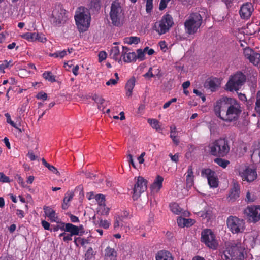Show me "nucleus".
I'll list each match as a JSON object with an SVG mask.
<instances>
[{
    "label": "nucleus",
    "mask_w": 260,
    "mask_h": 260,
    "mask_svg": "<svg viewBox=\"0 0 260 260\" xmlns=\"http://www.w3.org/2000/svg\"><path fill=\"white\" fill-rule=\"evenodd\" d=\"M255 109L256 112L260 114V91H258L256 94V101Z\"/></svg>",
    "instance_id": "48"
},
{
    "label": "nucleus",
    "mask_w": 260,
    "mask_h": 260,
    "mask_svg": "<svg viewBox=\"0 0 260 260\" xmlns=\"http://www.w3.org/2000/svg\"><path fill=\"white\" fill-rule=\"evenodd\" d=\"M155 260H174V258L169 251L162 250L157 252Z\"/></svg>",
    "instance_id": "25"
},
{
    "label": "nucleus",
    "mask_w": 260,
    "mask_h": 260,
    "mask_svg": "<svg viewBox=\"0 0 260 260\" xmlns=\"http://www.w3.org/2000/svg\"><path fill=\"white\" fill-rule=\"evenodd\" d=\"M235 171L236 174L239 175L243 181L251 182L257 178L256 169L246 164L238 165L236 167Z\"/></svg>",
    "instance_id": "3"
},
{
    "label": "nucleus",
    "mask_w": 260,
    "mask_h": 260,
    "mask_svg": "<svg viewBox=\"0 0 260 260\" xmlns=\"http://www.w3.org/2000/svg\"><path fill=\"white\" fill-rule=\"evenodd\" d=\"M244 214L248 221L256 223L260 220V206H248L244 209Z\"/></svg>",
    "instance_id": "12"
},
{
    "label": "nucleus",
    "mask_w": 260,
    "mask_h": 260,
    "mask_svg": "<svg viewBox=\"0 0 260 260\" xmlns=\"http://www.w3.org/2000/svg\"><path fill=\"white\" fill-rule=\"evenodd\" d=\"M36 36H37V35H36V32H26L21 35L22 38L26 39L29 42L36 41Z\"/></svg>",
    "instance_id": "38"
},
{
    "label": "nucleus",
    "mask_w": 260,
    "mask_h": 260,
    "mask_svg": "<svg viewBox=\"0 0 260 260\" xmlns=\"http://www.w3.org/2000/svg\"><path fill=\"white\" fill-rule=\"evenodd\" d=\"M219 86V83L217 79L213 78L210 79L206 82V86L212 91H214Z\"/></svg>",
    "instance_id": "31"
},
{
    "label": "nucleus",
    "mask_w": 260,
    "mask_h": 260,
    "mask_svg": "<svg viewBox=\"0 0 260 260\" xmlns=\"http://www.w3.org/2000/svg\"><path fill=\"white\" fill-rule=\"evenodd\" d=\"M117 252L114 248L107 247L105 249L104 260H116Z\"/></svg>",
    "instance_id": "26"
},
{
    "label": "nucleus",
    "mask_w": 260,
    "mask_h": 260,
    "mask_svg": "<svg viewBox=\"0 0 260 260\" xmlns=\"http://www.w3.org/2000/svg\"><path fill=\"white\" fill-rule=\"evenodd\" d=\"M256 197L253 193H251L250 191H247L246 193L245 200L248 203H251L255 201Z\"/></svg>",
    "instance_id": "46"
},
{
    "label": "nucleus",
    "mask_w": 260,
    "mask_h": 260,
    "mask_svg": "<svg viewBox=\"0 0 260 260\" xmlns=\"http://www.w3.org/2000/svg\"><path fill=\"white\" fill-rule=\"evenodd\" d=\"M135 184L133 189V199L134 200H137L147 189V180L141 176L135 177Z\"/></svg>",
    "instance_id": "14"
},
{
    "label": "nucleus",
    "mask_w": 260,
    "mask_h": 260,
    "mask_svg": "<svg viewBox=\"0 0 260 260\" xmlns=\"http://www.w3.org/2000/svg\"><path fill=\"white\" fill-rule=\"evenodd\" d=\"M214 161L219 166L223 168H225L226 166L230 164L229 160L219 158L215 159Z\"/></svg>",
    "instance_id": "44"
},
{
    "label": "nucleus",
    "mask_w": 260,
    "mask_h": 260,
    "mask_svg": "<svg viewBox=\"0 0 260 260\" xmlns=\"http://www.w3.org/2000/svg\"><path fill=\"white\" fill-rule=\"evenodd\" d=\"M135 85V79L134 78H131L127 82L125 85L126 95L128 97H131L132 95L133 89Z\"/></svg>",
    "instance_id": "28"
},
{
    "label": "nucleus",
    "mask_w": 260,
    "mask_h": 260,
    "mask_svg": "<svg viewBox=\"0 0 260 260\" xmlns=\"http://www.w3.org/2000/svg\"><path fill=\"white\" fill-rule=\"evenodd\" d=\"M244 56L249 61L255 66H259L260 64V54L254 52L249 47H245L243 50Z\"/></svg>",
    "instance_id": "16"
},
{
    "label": "nucleus",
    "mask_w": 260,
    "mask_h": 260,
    "mask_svg": "<svg viewBox=\"0 0 260 260\" xmlns=\"http://www.w3.org/2000/svg\"><path fill=\"white\" fill-rule=\"evenodd\" d=\"M121 54L125 62H131L137 59L136 53L135 52H130L129 49L126 47L122 46Z\"/></svg>",
    "instance_id": "21"
},
{
    "label": "nucleus",
    "mask_w": 260,
    "mask_h": 260,
    "mask_svg": "<svg viewBox=\"0 0 260 260\" xmlns=\"http://www.w3.org/2000/svg\"><path fill=\"white\" fill-rule=\"evenodd\" d=\"M186 177H194L193 172L191 166H189L186 172Z\"/></svg>",
    "instance_id": "63"
},
{
    "label": "nucleus",
    "mask_w": 260,
    "mask_h": 260,
    "mask_svg": "<svg viewBox=\"0 0 260 260\" xmlns=\"http://www.w3.org/2000/svg\"><path fill=\"white\" fill-rule=\"evenodd\" d=\"M173 24L172 17L169 14H165L154 24L153 28L158 34L161 35L168 32Z\"/></svg>",
    "instance_id": "5"
},
{
    "label": "nucleus",
    "mask_w": 260,
    "mask_h": 260,
    "mask_svg": "<svg viewBox=\"0 0 260 260\" xmlns=\"http://www.w3.org/2000/svg\"><path fill=\"white\" fill-rule=\"evenodd\" d=\"M41 224H42V225L44 228V229L47 230H50V224L47 221H46L45 220H43L41 222Z\"/></svg>",
    "instance_id": "64"
},
{
    "label": "nucleus",
    "mask_w": 260,
    "mask_h": 260,
    "mask_svg": "<svg viewBox=\"0 0 260 260\" xmlns=\"http://www.w3.org/2000/svg\"><path fill=\"white\" fill-rule=\"evenodd\" d=\"M117 44L116 43H114V45H116ZM120 55V50L118 46H113L111 49L110 56L112 58L114 59L115 61L120 62L121 61V58L119 57Z\"/></svg>",
    "instance_id": "27"
},
{
    "label": "nucleus",
    "mask_w": 260,
    "mask_h": 260,
    "mask_svg": "<svg viewBox=\"0 0 260 260\" xmlns=\"http://www.w3.org/2000/svg\"><path fill=\"white\" fill-rule=\"evenodd\" d=\"M170 208L171 211L177 215L179 214L182 211L181 208L179 206V205L177 203H175L170 204Z\"/></svg>",
    "instance_id": "41"
},
{
    "label": "nucleus",
    "mask_w": 260,
    "mask_h": 260,
    "mask_svg": "<svg viewBox=\"0 0 260 260\" xmlns=\"http://www.w3.org/2000/svg\"><path fill=\"white\" fill-rule=\"evenodd\" d=\"M92 99L98 104V108L101 109L102 107V105L105 101V100L97 94H94L92 96Z\"/></svg>",
    "instance_id": "43"
},
{
    "label": "nucleus",
    "mask_w": 260,
    "mask_h": 260,
    "mask_svg": "<svg viewBox=\"0 0 260 260\" xmlns=\"http://www.w3.org/2000/svg\"><path fill=\"white\" fill-rule=\"evenodd\" d=\"M74 193L73 191H68L65 194L63 199V203L62 204V208L63 209H67L69 206V203L72 200Z\"/></svg>",
    "instance_id": "29"
},
{
    "label": "nucleus",
    "mask_w": 260,
    "mask_h": 260,
    "mask_svg": "<svg viewBox=\"0 0 260 260\" xmlns=\"http://www.w3.org/2000/svg\"><path fill=\"white\" fill-rule=\"evenodd\" d=\"M11 60L9 61H8L7 60H4L3 62L0 65V72L3 73H5V70L6 68L12 66V64H11Z\"/></svg>",
    "instance_id": "45"
},
{
    "label": "nucleus",
    "mask_w": 260,
    "mask_h": 260,
    "mask_svg": "<svg viewBox=\"0 0 260 260\" xmlns=\"http://www.w3.org/2000/svg\"><path fill=\"white\" fill-rule=\"evenodd\" d=\"M170 137H174L175 136H178V132L176 131V127L174 125L170 126Z\"/></svg>",
    "instance_id": "52"
},
{
    "label": "nucleus",
    "mask_w": 260,
    "mask_h": 260,
    "mask_svg": "<svg viewBox=\"0 0 260 260\" xmlns=\"http://www.w3.org/2000/svg\"><path fill=\"white\" fill-rule=\"evenodd\" d=\"M0 181L4 183L10 182L9 178L6 176L3 173L0 172Z\"/></svg>",
    "instance_id": "53"
},
{
    "label": "nucleus",
    "mask_w": 260,
    "mask_h": 260,
    "mask_svg": "<svg viewBox=\"0 0 260 260\" xmlns=\"http://www.w3.org/2000/svg\"><path fill=\"white\" fill-rule=\"evenodd\" d=\"M68 19L66 11L61 7H56L52 11L51 22L55 25H58L64 22Z\"/></svg>",
    "instance_id": "13"
},
{
    "label": "nucleus",
    "mask_w": 260,
    "mask_h": 260,
    "mask_svg": "<svg viewBox=\"0 0 260 260\" xmlns=\"http://www.w3.org/2000/svg\"><path fill=\"white\" fill-rule=\"evenodd\" d=\"M240 193V185L237 182H234L228 197V201L230 202L235 201L239 197Z\"/></svg>",
    "instance_id": "18"
},
{
    "label": "nucleus",
    "mask_w": 260,
    "mask_h": 260,
    "mask_svg": "<svg viewBox=\"0 0 260 260\" xmlns=\"http://www.w3.org/2000/svg\"><path fill=\"white\" fill-rule=\"evenodd\" d=\"M169 156L172 161L177 162L179 160V154L178 153L175 154V155H172V154H169Z\"/></svg>",
    "instance_id": "61"
},
{
    "label": "nucleus",
    "mask_w": 260,
    "mask_h": 260,
    "mask_svg": "<svg viewBox=\"0 0 260 260\" xmlns=\"http://www.w3.org/2000/svg\"><path fill=\"white\" fill-rule=\"evenodd\" d=\"M75 19L80 32L86 31L89 27L91 17L89 10L84 7H80L77 11Z\"/></svg>",
    "instance_id": "2"
},
{
    "label": "nucleus",
    "mask_w": 260,
    "mask_h": 260,
    "mask_svg": "<svg viewBox=\"0 0 260 260\" xmlns=\"http://www.w3.org/2000/svg\"><path fill=\"white\" fill-rule=\"evenodd\" d=\"M140 38L137 37H126L124 39V42L129 45L137 44L140 42Z\"/></svg>",
    "instance_id": "39"
},
{
    "label": "nucleus",
    "mask_w": 260,
    "mask_h": 260,
    "mask_svg": "<svg viewBox=\"0 0 260 260\" xmlns=\"http://www.w3.org/2000/svg\"><path fill=\"white\" fill-rule=\"evenodd\" d=\"M258 232L253 231L248 233L245 238V241L249 243L252 247H253L258 241Z\"/></svg>",
    "instance_id": "24"
},
{
    "label": "nucleus",
    "mask_w": 260,
    "mask_h": 260,
    "mask_svg": "<svg viewBox=\"0 0 260 260\" xmlns=\"http://www.w3.org/2000/svg\"><path fill=\"white\" fill-rule=\"evenodd\" d=\"M159 45L161 50L163 52H166L167 51L168 48L165 41H160L159 43Z\"/></svg>",
    "instance_id": "60"
},
{
    "label": "nucleus",
    "mask_w": 260,
    "mask_h": 260,
    "mask_svg": "<svg viewBox=\"0 0 260 260\" xmlns=\"http://www.w3.org/2000/svg\"><path fill=\"white\" fill-rule=\"evenodd\" d=\"M194 177H186V185L188 187H191L193 185Z\"/></svg>",
    "instance_id": "58"
},
{
    "label": "nucleus",
    "mask_w": 260,
    "mask_h": 260,
    "mask_svg": "<svg viewBox=\"0 0 260 260\" xmlns=\"http://www.w3.org/2000/svg\"><path fill=\"white\" fill-rule=\"evenodd\" d=\"M185 218L182 217H178L177 219L178 225L182 228L185 227Z\"/></svg>",
    "instance_id": "56"
},
{
    "label": "nucleus",
    "mask_w": 260,
    "mask_h": 260,
    "mask_svg": "<svg viewBox=\"0 0 260 260\" xmlns=\"http://www.w3.org/2000/svg\"><path fill=\"white\" fill-rule=\"evenodd\" d=\"M137 52V59H138L141 61L144 60L145 53L144 50H142V49H138Z\"/></svg>",
    "instance_id": "49"
},
{
    "label": "nucleus",
    "mask_w": 260,
    "mask_h": 260,
    "mask_svg": "<svg viewBox=\"0 0 260 260\" xmlns=\"http://www.w3.org/2000/svg\"><path fill=\"white\" fill-rule=\"evenodd\" d=\"M101 7L100 0H91L90 4V8L93 11H98Z\"/></svg>",
    "instance_id": "40"
},
{
    "label": "nucleus",
    "mask_w": 260,
    "mask_h": 260,
    "mask_svg": "<svg viewBox=\"0 0 260 260\" xmlns=\"http://www.w3.org/2000/svg\"><path fill=\"white\" fill-rule=\"evenodd\" d=\"M209 147L211 153L214 156H224L230 150L227 141L223 139L215 141Z\"/></svg>",
    "instance_id": "9"
},
{
    "label": "nucleus",
    "mask_w": 260,
    "mask_h": 260,
    "mask_svg": "<svg viewBox=\"0 0 260 260\" xmlns=\"http://www.w3.org/2000/svg\"><path fill=\"white\" fill-rule=\"evenodd\" d=\"M99 61L102 62L106 59L107 57V53L105 51H101L99 53Z\"/></svg>",
    "instance_id": "55"
},
{
    "label": "nucleus",
    "mask_w": 260,
    "mask_h": 260,
    "mask_svg": "<svg viewBox=\"0 0 260 260\" xmlns=\"http://www.w3.org/2000/svg\"><path fill=\"white\" fill-rule=\"evenodd\" d=\"M45 214L51 222L59 223L60 219L57 215L55 211L50 207L45 206L43 208Z\"/></svg>",
    "instance_id": "22"
},
{
    "label": "nucleus",
    "mask_w": 260,
    "mask_h": 260,
    "mask_svg": "<svg viewBox=\"0 0 260 260\" xmlns=\"http://www.w3.org/2000/svg\"><path fill=\"white\" fill-rule=\"evenodd\" d=\"M36 98L38 99H42L43 100H46L47 98V94L43 92H40L38 93L37 95Z\"/></svg>",
    "instance_id": "57"
},
{
    "label": "nucleus",
    "mask_w": 260,
    "mask_h": 260,
    "mask_svg": "<svg viewBox=\"0 0 260 260\" xmlns=\"http://www.w3.org/2000/svg\"><path fill=\"white\" fill-rule=\"evenodd\" d=\"M152 73L155 76H159L160 75V70L157 67L154 66L152 67Z\"/></svg>",
    "instance_id": "59"
},
{
    "label": "nucleus",
    "mask_w": 260,
    "mask_h": 260,
    "mask_svg": "<svg viewBox=\"0 0 260 260\" xmlns=\"http://www.w3.org/2000/svg\"><path fill=\"white\" fill-rule=\"evenodd\" d=\"M194 223V221L191 219H186L185 221V226L189 227L192 225Z\"/></svg>",
    "instance_id": "62"
},
{
    "label": "nucleus",
    "mask_w": 260,
    "mask_h": 260,
    "mask_svg": "<svg viewBox=\"0 0 260 260\" xmlns=\"http://www.w3.org/2000/svg\"><path fill=\"white\" fill-rule=\"evenodd\" d=\"M246 81V76L241 72L231 75L226 84V89L230 91H238Z\"/></svg>",
    "instance_id": "7"
},
{
    "label": "nucleus",
    "mask_w": 260,
    "mask_h": 260,
    "mask_svg": "<svg viewBox=\"0 0 260 260\" xmlns=\"http://www.w3.org/2000/svg\"><path fill=\"white\" fill-rule=\"evenodd\" d=\"M146 10L147 12H150L153 8V0H146Z\"/></svg>",
    "instance_id": "51"
},
{
    "label": "nucleus",
    "mask_w": 260,
    "mask_h": 260,
    "mask_svg": "<svg viewBox=\"0 0 260 260\" xmlns=\"http://www.w3.org/2000/svg\"><path fill=\"white\" fill-rule=\"evenodd\" d=\"M42 76L45 80L49 82H54L56 81V76L50 71H45L43 73Z\"/></svg>",
    "instance_id": "37"
},
{
    "label": "nucleus",
    "mask_w": 260,
    "mask_h": 260,
    "mask_svg": "<svg viewBox=\"0 0 260 260\" xmlns=\"http://www.w3.org/2000/svg\"><path fill=\"white\" fill-rule=\"evenodd\" d=\"M226 223L228 228L233 234L243 233L245 229V221L236 216H229Z\"/></svg>",
    "instance_id": "10"
},
{
    "label": "nucleus",
    "mask_w": 260,
    "mask_h": 260,
    "mask_svg": "<svg viewBox=\"0 0 260 260\" xmlns=\"http://www.w3.org/2000/svg\"><path fill=\"white\" fill-rule=\"evenodd\" d=\"M201 240L211 249H216L218 247L215 235L210 229H205L202 232Z\"/></svg>",
    "instance_id": "11"
},
{
    "label": "nucleus",
    "mask_w": 260,
    "mask_h": 260,
    "mask_svg": "<svg viewBox=\"0 0 260 260\" xmlns=\"http://www.w3.org/2000/svg\"><path fill=\"white\" fill-rule=\"evenodd\" d=\"M171 0H161L159 4V9L160 10L165 9L167 7L168 3Z\"/></svg>",
    "instance_id": "54"
},
{
    "label": "nucleus",
    "mask_w": 260,
    "mask_h": 260,
    "mask_svg": "<svg viewBox=\"0 0 260 260\" xmlns=\"http://www.w3.org/2000/svg\"><path fill=\"white\" fill-rule=\"evenodd\" d=\"M124 14V11L120 4L117 2H114L111 5L110 12L112 24L115 26H120L123 21Z\"/></svg>",
    "instance_id": "8"
},
{
    "label": "nucleus",
    "mask_w": 260,
    "mask_h": 260,
    "mask_svg": "<svg viewBox=\"0 0 260 260\" xmlns=\"http://www.w3.org/2000/svg\"><path fill=\"white\" fill-rule=\"evenodd\" d=\"M251 159L255 163L260 164V142L258 143L257 148L253 151L251 155Z\"/></svg>",
    "instance_id": "33"
},
{
    "label": "nucleus",
    "mask_w": 260,
    "mask_h": 260,
    "mask_svg": "<svg viewBox=\"0 0 260 260\" xmlns=\"http://www.w3.org/2000/svg\"><path fill=\"white\" fill-rule=\"evenodd\" d=\"M202 175L207 178L208 182L211 187L216 188L218 185V180L215 172L210 169L202 170Z\"/></svg>",
    "instance_id": "17"
},
{
    "label": "nucleus",
    "mask_w": 260,
    "mask_h": 260,
    "mask_svg": "<svg viewBox=\"0 0 260 260\" xmlns=\"http://www.w3.org/2000/svg\"><path fill=\"white\" fill-rule=\"evenodd\" d=\"M94 198L99 205L98 211L100 212L101 214H107L109 213V209L105 206V196L99 194L95 195Z\"/></svg>",
    "instance_id": "19"
},
{
    "label": "nucleus",
    "mask_w": 260,
    "mask_h": 260,
    "mask_svg": "<svg viewBox=\"0 0 260 260\" xmlns=\"http://www.w3.org/2000/svg\"><path fill=\"white\" fill-rule=\"evenodd\" d=\"M202 17L198 13L191 14L184 22L186 32L189 35H193L200 28L202 23Z\"/></svg>",
    "instance_id": "4"
},
{
    "label": "nucleus",
    "mask_w": 260,
    "mask_h": 260,
    "mask_svg": "<svg viewBox=\"0 0 260 260\" xmlns=\"http://www.w3.org/2000/svg\"><path fill=\"white\" fill-rule=\"evenodd\" d=\"M198 215L203 219H207L209 220L212 217V212L210 209L204 210L198 213Z\"/></svg>",
    "instance_id": "35"
},
{
    "label": "nucleus",
    "mask_w": 260,
    "mask_h": 260,
    "mask_svg": "<svg viewBox=\"0 0 260 260\" xmlns=\"http://www.w3.org/2000/svg\"><path fill=\"white\" fill-rule=\"evenodd\" d=\"M74 242L77 246H79L80 245L84 246L88 243V241L87 239L81 237L75 238Z\"/></svg>",
    "instance_id": "42"
},
{
    "label": "nucleus",
    "mask_w": 260,
    "mask_h": 260,
    "mask_svg": "<svg viewBox=\"0 0 260 260\" xmlns=\"http://www.w3.org/2000/svg\"><path fill=\"white\" fill-rule=\"evenodd\" d=\"M164 178L162 177L157 175L154 182L150 186L151 191L153 193L158 192L162 186Z\"/></svg>",
    "instance_id": "23"
},
{
    "label": "nucleus",
    "mask_w": 260,
    "mask_h": 260,
    "mask_svg": "<svg viewBox=\"0 0 260 260\" xmlns=\"http://www.w3.org/2000/svg\"><path fill=\"white\" fill-rule=\"evenodd\" d=\"M253 7L251 3H247L243 4L240 10V15L241 18L244 19L249 18L253 11Z\"/></svg>",
    "instance_id": "20"
},
{
    "label": "nucleus",
    "mask_w": 260,
    "mask_h": 260,
    "mask_svg": "<svg viewBox=\"0 0 260 260\" xmlns=\"http://www.w3.org/2000/svg\"><path fill=\"white\" fill-rule=\"evenodd\" d=\"M148 122L151 126L156 131L161 130V125L159 122L155 119H148Z\"/></svg>",
    "instance_id": "36"
},
{
    "label": "nucleus",
    "mask_w": 260,
    "mask_h": 260,
    "mask_svg": "<svg viewBox=\"0 0 260 260\" xmlns=\"http://www.w3.org/2000/svg\"><path fill=\"white\" fill-rule=\"evenodd\" d=\"M243 251L244 249L240 246V244L229 245L224 251L222 258L225 260H242L244 257Z\"/></svg>",
    "instance_id": "6"
},
{
    "label": "nucleus",
    "mask_w": 260,
    "mask_h": 260,
    "mask_svg": "<svg viewBox=\"0 0 260 260\" xmlns=\"http://www.w3.org/2000/svg\"><path fill=\"white\" fill-rule=\"evenodd\" d=\"M94 224L96 227H102L104 229H107L111 224V222L108 220L99 218L95 221Z\"/></svg>",
    "instance_id": "32"
},
{
    "label": "nucleus",
    "mask_w": 260,
    "mask_h": 260,
    "mask_svg": "<svg viewBox=\"0 0 260 260\" xmlns=\"http://www.w3.org/2000/svg\"><path fill=\"white\" fill-rule=\"evenodd\" d=\"M73 51V49H68L62 51H58L53 53H50L49 56L54 58H63L68 54H70Z\"/></svg>",
    "instance_id": "30"
},
{
    "label": "nucleus",
    "mask_w": 260,
    "mask_h": 260,
    "mask_svg": "<svg viewBox=\"0 0 260 260\" xmlns=\"http://www.w3.org/2000/svg\"><path fill=\"white\" fill-rule=\"evenodd\" d=\"M213 110L216 116L220 119L231 122L238 119L242 112V108L237 100L225 96L216 101Z\"/></svg>",
    "instance_id": "1"
},
{
    "label": "nucleus",
    "mask_w": 260,
    "mask_h": 260,
    "mask_svg": "<svg viewBox=\"0 0 260 260\" xmlns=\"http://www.w3.org/2000/svg\"><path fill=\"white\" fill-rule=\"evenodd\" d=\"M123 217L122 215H117L114 218V228L115 230L123 226Z\"/></svg>",
    "instance_id": "34"
},
{
    "label": "nucleus",
    "mask_w": 260,
    "mask_h": 260,
    "mask_svg": "<svg viewBox=\"0 0 260 260\" xmlns=\"http://www.w3.org/2000/svg\"><path fill=\"white\" fill-rule=\"evenodd\" d=\"M94 255V251L92 248H89L87 251H86L85 255V260H90L91 259Z\"/></svg>",
    "instance_id": "47"
},
{
    "label": "nucleus",
    "mask_w": 260,
    "mask_h": 260,
    "mask_svg": "<svg viewBox=\"0 0 260 260\" xmlns=\"http://www.w3.org/2000/svg\"><path fill=\"white\" fill-rule=\"evenodd\" d=\"M37 36H36V41L41 43H45L47 41L46 38L43 34L36 33Z\"/></svg>",
    "instance_id": "50"
},
{
    "label": "nucleus",
    "mask_w": 260,
    "mask_h": 260,
    "mask_svg": "<svg viewBox=\"0 0 260 260\" xmlns=\"http://www.w3.org/2000/svg\"><path fill=\"white\" fill-rule=\"evenodd\" d=\"M61 231L67 232L65 236L63 238V240L65 242L68 243L72 240V237L75 235H78L79 234V228L72 223H68L64 224L61 228Z\"/></svg>",
    "instance_id": "15"
}]
</instances>
